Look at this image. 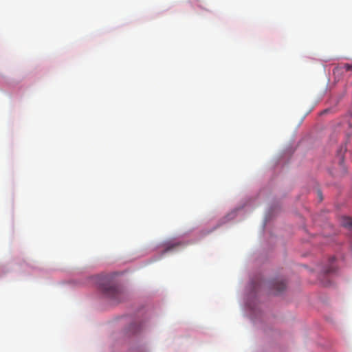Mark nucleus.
Wrapping results in <instances>:
<instances>
[{
    "instance_id": "1",
    "label": "nucleus",
    "mask_w": 352,
    "mask_h": 352,
    "mask_svg": "<svg viewBox=\"0 0 352 352\" xmlns=\"http://www.w3.org/2000/svg\"><path fill=\"white\" fill-rule=\"evenodd\" d=\"M98 284L100 289L111 300L118 302L124 300V292L113 283L110 276L102 275L98 276Z\"/></svg>"
},
{
    "instance_id": "2",
    "label": "nucleus",
    "mask_w": 352,
    "mask_h": 352,
    "mask_svg": "<svg viewBox=\"0 0 352 352\" xmlns=\"http://www.w3.org/2000/svg\"><path fill=\"white\" fill-rule=\"evenodd\" d=\"M334 261H335V258L334 257H332L330 259V261H329V265L327 268L324 269L323 271H322L323 276H329V274L336 272V266L333 264Z\"/></svg>"
},
{
    "instance_id": "3",
    "label": "nucleus",
    "mask_w": 352,
    "mask_h": 352,
    "mask_svg": "<svg viewBox=\"0 0 352 352\" xmlns=\"http://www.w3.org/2000/svg\"><path fill=\"white\" fill-rule=\"evenodd\" d=\"M272 285L273 288L276 289L278 292L283 291L286 287V285L285 282L283 280H276L273 282Z\"/></svg>"
},
{
    "instance_id": "4",
    "label": "nucleus",
    "mask_w": 352,
    "mask_h": 352,
    "mask_svg": "<svg viewBox=\"0 0 352 352\" xmlns=\"http://www.w3.org/2000/svg\"><path fill=\"white\" fill-rule=\"evenodd\" d=\"M178 245H179V243H175L169 242V243L166 244V247H165V249H164V252H167L174 249Z\"/></svg>"
},
{
    "instance_id": "5",
    "label": "nucleus",
    "mask_w": 352,
    "mask_h": 352,
    "mask_svg": "<svg viewBox=\"0 0 352 352\" xmlns=\"http://www.w3.org/2000/svg\"><path fill=\"white\" fill-rule=\"evenodd\" d=\"M344 68L347 71H352V65L346 63L344 65Z\"/></svg>"
},
{
    "instance_id": "6",
    "label": "nucleus",
    "mask_w": 352,
    "mask_h": 352,
    "mask_svg": "<svg viewBox=\"0 0 352 352\" xmlns=\"http://www.w3.org/2000/svg\"><path fill=\"white\" fill-rule=\"evenodd\" d=\"M322 284L324 285V286H328L330 283L329 282H323Z\"/></svg>"
},
{
    "instance_id": "7",
    "label": "nucleus",
    "mask_w": 352,
    "mask_h": 352,
    "mask_svg": "<svg viewBox=\"0 0 352 352\" xmlns=\"http://www.w3.org/2000/svg\"><path fill=\"white\" fill-rule=\"evenodd\" d=\"M351 117H352V110H351Z\"/></svg>"
}]
</instances>
